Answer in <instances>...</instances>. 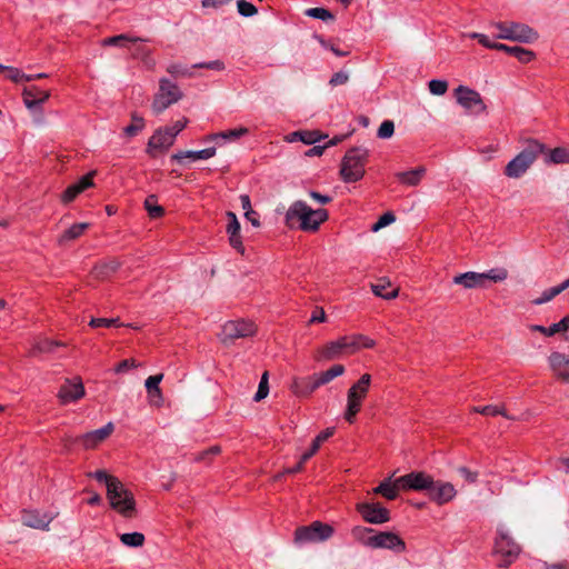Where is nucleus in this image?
I'll list each match as a JSON object with an SVG mask.
<instances>
[{
	"mask_svg": "<svg viewBox=\"0 0 569 569\" xmlns=\"http://www.w3.org/2000/svg\"><path fill=\"white\" fill-rule=\"evenodd\" d=\"M326 136H322L320 131L318 130H303V131H296L291 133V141L293 140H300L306 144H313L318 141H320Z\"/></svg>",
	"mask_w": 569,
	"mask_h": 569,
	"instance_id": "35",
	"label": "nucleus"
},
{
	"mask_svg": "<svg viewBox=\"0 0 569 569\" xmlns=\"http://www.w3.org/2000/svg\"><path fill=\"white\" fill-rule=\"evenodd\" d=\"M182 98V92L178 86L169 81L168 79H161L159 84V91L154 96L152 102V110L156 114L163 112L171 104L178 102Z\"/></svg>",
	"mask_w": 569,
	"mask_h": 569,
	"instance_id": "10",
	"label": "nucleus"
},
{
	"mask_svg": "<svg viewBox=\"0 0 569 569\" xmlns=\"http://www.w3.org/2000/svg\"><path fill=\"white\" fill-rule=\"evenodd\" d=\"M94 172H89L80 180L69 186L61 196V200L64 203L71 202L78 194L88 189L93 184L92 178Z\"/></svg>",
	"mask_w": 569,
	"mask_h": 569,
	"instance_id": "20",
	"label": "nucleus"
},
{
	"mask_svg": "<svg viewBox=\"0 0 569 569\" xmlns=\"http://www.w3.org/2000/svg\"><path fill=\"white\" fill-rule=\"evenodd\" d=\"M89 326L92 328H101V327H121L123 323L120 322L119 318H91Z\"/></svg>",
	"mask_w": 569,
	"mask_h": 569,
	"instance_id": "51",
	"label": "nucleus"
},
{
	"mask_svg": "<svg viewBox=\"0 0 569 569\" xmlns=\"http://www.w3.org/2000/svg\"><path fill=\"white\" fill-rule=\"evenodd\" d=\"M345 367L342 365H335L330 369L316 375L320 379V383L327 385L332 379L343 375Z\"/></svg>",
	"mask_w": 569,
	"mask_h": 569,
	"instance_id": "42",
	"label": "nucleus"
},
{
	"mask_svg": "<svg viewBox=\"0 0 569 569\" xmlns=\"http://www.w3.org/2000/svg\"><path fill=\"white\" fill-rule=\"evenodd\" d=\"M326 209H312L305 201H295L286 213V224L289 228H299L302 231H317L321 223L328 220Z\"/></svg>",
	"mask_w": 569,
	"mask_h": 569,
	"instance_id": "1",
	"label": "nucleus"
},
{
	"mask_svg": "<svg viewBox=\"0 0 569 569\" xmlns=\"http://www.w3.org/2000/svg\"><path fill=\"white\" fill-rule=\"evenodd\" d=\"M358 512L369 523H385L390 520V512L387 508L375 502H362L357 506Z\"/></svg>",
	"mask_w": 569,
	"mask_h": 569,
	"instance_id": "14",
	"label": "nucleus"
},
{
	"mask_svg": "<svg viewBox=\"0 0 569 569\" xmlns=\"http://www.w3.org/2000/svg\"><path fill=\"white\" fill-rule=\"evenodd\" d=\"M144 540V536L141 532H129L120 535V541L127 547H142Z\"/></svg>",
	"mask_w": 569,
	"mask_h": 569,
	"instance_id": "40",
	"label": "nucleus"
},
{
	"mask_svg": "<svg viewBox=\"0 0 569 569\" xmlns=\"http://www.w3.org/2000/svg\"><path fill=\"white\" fill-rule=\"evenodd\" d=\"M113 431L112 422L107 423L100 429L87 432L80 436V446L84 449H93L104 441Z\"/></svg>",
	"mask_w": 569,
	"mask_h": 569,
	"instance_id": "19",
	"label": "nucleus"
},
{
	"mask_svg": "<svg viewBox=\"0 0 569 569\" xmlns=\"http://www.w3.org/2000/svg\"><path fill=\"white\" fill-rule=\"evenodd\" d=\"M368 156L369 151L363 147H355L348 150L340 169L345 182H356L362 179Z\"/></svg>",
	"mask_w": 569,
	"mask_h": 569,
	"instance_id": "3",
	"label": "nucleus"
},
{
	"mask_svg": "<svg viewBox=\"0 0 569 569\" xmlns=\"http://www.w3.org/2000/svg\"><path fill=\"white\" fill-rule=\"evenodd\" d=\"M429 91L435 96H442L448 90V82L446 80L432 79L428 83Z\"/></svg>",
	"mask_w": 569,
	"mask_h": 569,
	"instance_id": "53",
	"label": "nucleus"
},
{
	"mask_svg": "<svg viewBox=\"0 0 569 569\" xmlns=\"http://www.w3.org/2000/svg\"><path fill=\"white\" fill-rule=\"evenodd\" d=\"M62 446L66 450H71L76 446H80V436L63 435L61 437Z\"/></svg>",
	"mask_w": 569,
	"mask_h": 569,
	"instance_id": "61",
	"label": "nucleus"
},
{
	"mask_svg": "<svg viewBox=\"0 0 569 569\" xmlns=\"http://www.w3.org/2000/svg\"><path fill=\"white\" fill-rule=\"evenodd\" d=\"M530 330L539 331L548 337L555 336L556 333L566 332L569 330V315L563 317L559 322L551 325L550 327L532 325L530 326Z\"/></svg>",
	"mask_w": 569,
	"mask_h": 569,
	"instance_id": "29",
	"label": "nucleus"
},
{
	"mask_svg": "<svg viewBox=\"0 0 569 569\" xmlns=\"http://www.w3.org/2000/svg\"><path fill=\"white\" fill-rule=\"evenodd\" d=\"M455 284L462 286L465 289L486 288L482 272L468 271L453 277Z\"/></svg>",
	"mask_w": 569,
	"mask_h": 569,
	"instance_id": "21",
	"label": "nucleus"
},
{
	"mask_svg": "<svg viewBox=\"0 0 569 569\" xmlns=\"http://www.w3.org/2000/svg\"><path fill=\"white\" fill-rule=\"evenodd\" d=\"M174 142L172 133L168 129H158L149 139L147 146V153L151 157L157 156V151H164Z\"/></svg>",
	"mask_w": 569,
	"mask_h": 569,
	"instance_id": "17",
	"label": "nucleus"
},
{
	"mask_svg": "<svg viewBox=\"0 0 569 569\" xmlns=\"http://www.w3.org/2000/svg\"><path fill=\"white\" fill-rule=\"evenodd\" d=\"M248 131L249 130L247 128H244V127L231 129V130H228V131H221V132L208 136L206 138V141H214V140H218V139H222V140H237L240 137L247 134Z\"/></svg>",
	"mask_w": 569,
	"mask_h": 569,
	"instance_id": "36",
	"label": "nucleus"
},
{
	"mask_svg": "<svg viewBox=\"0 0 569 569\" xmlns=\"http://www.w3.org/2000/svg\"><path fill=\"white\" fill-rule=\"evenodd\" d=\"M151 50L144 46H136L132 49L131 56L136 59H141L144 63L153 66V60L150 58Z\"/></svg>",
	"mask_w": 569,
	"mask_h": 569,
	"instance_id": "52",
	"label": "nucleus"
},
{
	"mask_svg": "<svg viewBox=\"0 0 569 569\" xmlns=\"http://www.w3.org/2000/svg\"><path fill=\"white\" fill-rule=\"evenodd\" d=\"M393 132H395V123L391 120H385L380 124V127L377 131V136L380 139H389L393 136Z\"/></svg>",
	"mask_w": 569,
	"mask_h": 569,
	"instance_id": "55",
	"label": "nucleus"
},
{
	"mask_svg": "<svg viewBox=\"0 0 569 569\" xmlns=\"http://www.w3.org/2000/svg\"><path fill=\"white\" fill-rule=\"evenodd\" d=\"M52 518L41 516L37 511H26L22 516V522L24 526L34 529H48Z\"/></svg>",
	"mask_w": 569,
	"mask_h": 569,
	"instance_id": "26",
	"label": "nucleus"
},
{
	"mask_svg": "<svg viewBox=\"0 0 569 569\" xmlns=\"http://www.w3.org/2000/svg\"><path fill=\"white\" fill-rule=\"evenodd\" d=\"M88 476L96 479L99 482H103L107 487V492H109V486H111V483L113 485V482L120 481L117 477L108 475L104 470L89 472Z\"/></svg>",
	"mask_w": 569,
	"mask_h": 569,
	"instance_id": "50",
	"label": "nucleus"
},
{
	"mask_svg": "<svg viewBox=\"0 0 569 569\" xmlns=\"http://www.w3.org/2000/svg\"><path fill=\"white\" fill-rule=\"evenodd\" d=\"M368 547L373 549H390L396 552H402L406 550L405 541L396 533L383 531L375 533L368 541Z\"/></svg>",
	"mask_w": 569,
	"mask_h": 569,
	"instance_id": "12",
	"label": "nucleus"
},
{
	"mask_svg": "<svg viewBox=\"0 0 569 569\" xmlns=\"http://www.w3.org/2000/svg\"><path fill=\"white\" fill-rule=\"evenodd\" d=\"M64 346V343L48 338L40 339L33 347L32 353L36 352H53L57 347Z\"/></svg>",
	"mask_w": 569,
	"mask_h": 569,
	"instance_id": "43",
	"label": "nucleus"
},
{
	"mask_svg": "<svg viewBox=\"0 0 569 569\" xmlns=\"http://www.w3.org/2000/svg\"><path fill=\"white\" fill-rule=\"evenodd\" d=\"M269 386H268V372H264L261 377V380L258 386V390L253 397L254 401H261L268 396Z\"/></svg>",
	"mask_w": 569,
	"mask_h": 569,
	"instance_id": "54",
	"label": "nucleus"
},
{
	"mask_svg": "<svg viewBox=\"0 0 569 569\" xmlns=\"http://www.w3.org/2000/svg\"><path fill=\"white\" fill-rule=\"evenodd\" d=\"M395 220H396V217L392 212H386L379 218V220L376 223L372 224L371 230L373 232H377L380 229L392 223Z\"/></svg>",
	"mask_w": 569,
	"mask_h": 569,
	"instance_id": "58",
	"label": "nucleus"
},
{
	"mask_svg": "<svg viewBox=\"0 0 569 569\" xmlns=\"http://www.w3.org/2000/svg\"><path fill=\"white\" fill-rule=\"evenodd\" d=\"M162 378V373L150 376L147 378L144 386L150 396H161L159 383L161 382Z\"/></svg>",
	"mask_w": 569,
	"mask_h": 569,
	"instance_id": "48",
	"label": "nucleus"
},
{
	"mask_svg": "<svg viewBox=\"0 0 569 569\" xmlns=\"http://www.w3.org/2000/svg\"><path fill=\"white\" fill-rule=\"evenodd\" d=\"M256 332V326L251 321L234 320L223 325L220 337L223 343L232 342L236 339L247 338Z\"/></svg>",
	"mask_w": 569,
	"mask_h": 569,
	"instance_id": "11",
	"label": "nucleus"
},
{
	"mask_svg": "<svg viewBox=\"0 0 569 569\" xmlns=\"http://www.w3.org/2000/svg\"><path fill=\"white\" fill-rule=\"evenodd\" d=\"M121 267V262L117 259H110L99 262L92 269V276L98 280H106L114 274Z\"/></svg>",
	"mask_w": 569,
	"mask_h": 569,
	"instance_id": "24",
	"label": "nucleus"
},
{
	"mask_svg": "<svg viewBox=\"0 0 569 569\" xmlns=\"http://www.w3.org/2000/svg\"><path fill=\"white\" fill-rule=\"evenodd\" d=\"M375 530L372 528L356 526L351 529V536L358 542L368 547V541L373 536Z\"/></svg>",
	"mask_w": 569,
	"mask_h": 569,
	"instance_id": "39",
	"label": "nucleus"
},
{
	"mask_svg": "<svg viewBox=\"0 0 569 569\" xmlns=\"http://www.w3.org/2000/svg\"><path fill=\"white\" fill-rule=\"evenodd\" d=\"M371 383V376L365 373L353 383L347 392V408L345 419L349 423H353L357 415L361 410L362 401L366 398Z\"/></svg>",
	"mask_w": 569,
	"mask_h": 569,
	"instance_id": "5",
	"label": "nucleus"
},
{
	"mask_svg": "<svg viewBox=\"0 0 569 569\" xmlns=\"http://www.w3.org/2000/svg\"><path fill=\"white\" fill-rule=\"evenodd\" d=\"M138 41H142V39L138 37H129L128 34H118L106 38L102 41V46L129 47V43H136Z\"/></svg>",
	"mask_w": 569,
	"mask_h": 569,
	"instance_id": "38",
	"label": "nucleus"
},
{
	"mask_svg": "<svg viewBox=\"0 0 569 569\" xmlns=\"http://www.w3.org/2000/svg\"><path fill=\"white\" fill-rule=\"evenodd\" d=\"M144 208L148 211V214L153 219L160 218L164 212L163 208L157 204V197L154 194H151L146 199Z\"/></svg>",
	"mask_w": 569,
	"mask_h": 569,
	"instance_id": "46",
	"label": "nucleus"
},
{
	"mask_svg": "<svg viewBox=\"0 0 569 569\" xmlns=\"http://www.w3.org/2000/svg\"><path fill=\"white\" fill-rule=\"evenodd\" d=\"M305 13L310 18L320 19L322 21L335 20L333 14L325 8H309L305 11Z\"/></svg>",
	"mask_w": 569,
	"mask_h": 569,
	"instance_id": "49",
	"label": "nucleus"
},
{
	"mask_svg": "<svg viewBox=\"0 0 569 569\" xmlns=\"http://www.w3.org/2000/svg\"><path fill=\"white\" fill-rule=\"evenodd\" d=\"M345 353L340 338L336 341H330L319 350L318 360H335Z\"/></svg>",
	"mask_w": 569,
	"mask_h": 569,
	"instance_id": "28",
	"label": "nucleus"
},
{
	"mask_svg": "<svg viewBox=\"0 0 569 569\" xmlns=\"http://www.w3.org/2000/svg\"><path fill=\"white\" fill-rule=\"evenodd\" d=\"M457 103L461 106L467 113L478 116L487 111L480 93L469 87L459 86L453 91Z\"/></svg>",
	"mask_w": 569,
	"mask_h": 569,
	"instance_id": "9",
	"label": "nucleus"
},
{
	"mask_svg": "<svg viewBox=\"0 0 569 569\" xmlns=\"http://www.w3.org/2000/svg\"><path fill=\"white\" fill-rule=\"evenodd\" d=\"M432 480V477L425 472H410L397 478V486L402 490L428 491Z\"/></svg>",
	"mask_w": 569,
	"mask_h": 569,
	"instance_id": "13",
	"label": "nucleus"
},
{
	"mask_svg": "<svg viewBox=\"0 0 569 569\" xmlns=\"http://www.w3.org/2000/svg\"><path fill=\"white\" fill-rule=\"evenodd\" d=\"M107 498L111 508L118 511L122 517H133L136 512V500L133 493L128 490L121 481L113 482V485L111 483V486H109Z\"/></svg>",
	"mask_w": 569,
	"mask_h": 569,
	"instance_id": "6",
	"label": "nucleus"
},
{
	"mask_svg": "<svg viewBox=\"0 0 569 569\" xmlns=\"http://www.w3.org/2000/svg\"><path fill=\"white\" fill-rule=\"evenodd\" d=\"M372 292L383 299H393L398 296V289L393 288L391 282L385 278L371 284Z\"/></svg>",
	"mask_w": 569,
	"mask_h": 569,
	"instance_id": "30",
	"label": "nucleus"
},
{
	"mask_svg": "<svg viewBox=\"0 0 569 569\" xmlns=\"http://www.w3.org/2000/svg\"><path fill=\"white\" fill-rule=\"evenodd\" d=\"M457 495V490L450 482L435 481L428 490L429 498L438 505H445L451 501Z\"/></svg>",
	"mask_w": 569,
	"mask_h": 569,
	"instance_id": "16",
	"label": "nucleus"
},
{
	"mask_svg": "<svg viewBox=\"0 0 569 569\" xmlns=\"http://www.w3.org/2000/svg\"><path fill=\"white\" fill-rule=\"evenodd\" d=\"M490 26L499 30L498 39L532 43L539 38L538 32L525 23L493 21Z\"/></svg>",
	"mask_w": 569,
	"mask_h": 569,
	"instance_id": "4",
	"label": "nucleus"
},
{
	"mask_svg": "<svg viewBox=\"0 0 569 569\" xmlns=\"http://www.w3.org/2000/svg\"><path fill=\"white\" fill-rule=\"evenodd\" d=\"M520 551V546L510 536L508 528L505 525H499L495 539V552L501 557L499 566L505 568L510 566L518 558Z\"/></svg>",
	"mask_w": 569,
	"mask_h": 569,
	"instance_id": "7",
	"label": "nucleus"
},
{
	"mask_svg": "<svg viewBox=\"0 0 569 569\" xmlns=\"http://www.w3.org/2000/svg\"><path fill=\"white\" fill-rule=\"evenodd\" d=\"M237 8H238V12L242 17H252L258 11L257 8L251 2H248L246 0H238Z\"/></svg>",
	"mask_w": 569,
	"mask_h": 569,
	"instance_id": "56",
	"label": "nucleus"
},
{
	"mask_svg": "<svg viewBox=\"0 0 569 569\" xmlns=\"http://www.w3.org/2000/svg\"><path fill=\"white\" fill-rule=\"evenodd\" d=\"M569 287V279L565 280L559 286L545 290L541 296L533 300L535 305H542L552 300L556 296L560 295L563 290Z\"/></svg>",
	"mask_w": 569,
	"mask_h": 569,
	"instance_id": "37",
	"label": "nucleus"
},
{
	"mask_svg": "<svg viewBox=\"0 0 569 569\" xmlns=\"http://www.w3.org/2000/svg\"><path fill=\"white\" fill-rule=\"evenodd\" d=\"M214 154H216V148L210 147V148L202 149L199 151H191V150L190 151H179V152L172 154L171 159L177 160V161H181L184 158H191L193 160H198V159L207 160V159L212 158Z\"/></svg>",
	"mask_w": 569,
	"mask_h": 569,
	"instance_id": "31",
	"label": "nucleus"
},
{
	"mask_svg": "<svg viewBox=\"0 0 569 569\" xmlns=\"http://www.w3.org/2000/svg\"><path fill=\"white\" fill-rule=\"evenodd\" d=\"M90 227L88 222H80L72 224L67 229L58 239L59 244H64L69 241L76 240L83 234V232Z\"/></svg>",
	"mask_w": 569,
	"mask_h": 569,
	"instance_id": "33",
	"label": "nucleus"
},
{
	"mask_svg": "<svg viewBox=\"0 0 569 569\" xmlns=\"http://www.w3.org/2000/svg\"><path fill=\"white\" fill-rule=\"evenodd\" d=\"M131 120L132 122L129 126H127L123 129V131L127 136L134 137L136 134H138V132H140L143 129L144 121L143 118L138 116L137 113H132Z\"/></svg>",
	"mask_w": 569,
	"mask_h": 569,
	"instance_id": "47",
	"label": "nucleus"
},
{
	"mask_svg": "<svg viewBox=\"0 0 569 569\" xmlns=\"http://www.w3.org/2000/svg\"><path fill=\"white\" fill-rule=\"evenodd\" d=\"M349 80V74L345 71H339V72H336L330 81H329V84L332 86V87H337V86H341V84H345L347 83Z\"/></svg>",
	"mask_w": 569,
	"mask_h": 569,
	"instance_id": "63",
	"label": "nucleus"
},
{
	"mask_svg": "<svg viewBox=\"0 0 569 569\" xmlns=\"http://www.w3.org/2000/svg\"><path fill=\"white\" fill-rule=\"evenodd\" d=\"M333 435V428L321 431L312 441L311 448L302 455V462H307L320 448L321 443Z\"/></svg>",
	"mask_w": 569,
	"mask_h": 569,
	"instance_id": "34",
	"label": "nucleus"
},
{
	"mask_svg": "<svg viewBox=\"0 0 569 569\" xmlns=\"http://www.w3.org/2000/svg\"><path fill=\"white\" fill-rule=\"evenodd\" d=\"M402 490L400 486H397V479L393 481L389 479L383 480L378 487L373 489L375 493L383 496L388 500H395L398 497V491Z\"/></svg>",
	"mask_w": 569,
	"mask_h": 569,
	"instance_id": "32",
	"label": "nucleus"
},
{
	"mask_svg": "<svg viewBox=\"0 0 569 569\" xmlns=\"http://www.w3.org/2000/svg\"><path fill=\"white\" fill-rule=\"evenodd\" d=\"M227 217L229 219L228 226H227V233L229 236H233L236 233H240V223L237 219L236 213L232 211L227 212Z\"/></svg>",
	"mask_w": 569,
	"mask_h": 569,
	"instance_id": "60",
	"label": "nucleus"
},
{
	"mask_svg": "<svg viewBox=\"0 0 569 569\" xmlns=\"http://www.w3.org/2000/svg\"><path fill=\"white\" fill-rule=\"evenodd\" d=\"M360 335L340 337L345 353H353L360 348Z\"/></svg>",
	"mask_w": 569,
	"mask_h": 569,
	"instance_id": "41",
	"label": "nucleus"
},
{
	"mask_svg": "<svg viewBox=\"0 0 569 569\" xmlns=\"http://www.w3.org/2000/svg\"><path fill=\"white\" fill-rule=\"evenodd\" d=\"M498 50L499 51H505V52L509 53L510 56H513L521 63H528L531 60H533L535 57H536L533 51L525 49V48L519 47V46H512L511 47V46H507V44L501 43V46L498 47Z\"/></svg>",
	"mask_w": 569,
	"mask_h": 569,
	"instance_id": "27",
	"label": "nucleus"
},
{
	"mask_svg": "<svg viewBox=\"0 0 569 569\" xmlns=\"http://www.w3.org/2000/svg\"><path fill=\"white\" fill-rule=\"evenodd\" d=\"M192 68H204V69L221 71L224 69V63L220 60H213V61H209V62L196 63V64H193Z\"/></svg>",
	"mask_w": 569,
	"mask_h": 569,
	"instance_id": "62",
	"label": "nucleus"
},
{
	"mask_svg": "<svg viewBox=\"0 0 569 569\" xmlns=\"http://www.w3.org/2000/svg\"><path fill=\"white\" fill-rule=\"evenodd\" d=\"M485 284L487 286L488 281L501 282L508 278V271L505 268H493L488 270L487 272H482Z\"/></svg>",
	"mask_w": 569,
	"mask_h": 569,
	"instance_id": "45",
	"label": "nucleus"
},
{
	"mask_svg": "<svg viewBox=\"0 0 569 569\" xmlns=\"http://www.w3.org/2000/svg\"><path fill=\"white\" fill-rule=\"evenodd\" d=\"M335 529L328 523L313 521L309 526L297 528L295 532V542L299 545L322 542L332 537Z\"/></svg>",
	"mask_w": 569,
	"mask_h": 569,
	"instance_id": "8",
	"label": "nucleus"
},
{
	"mask_svg": "<svg viewBox=\"0 0 569 569\" xmlns=\"http://www.w3.org/2000/svg\"><path fill=\"white\" fill-rule=\"evenodd\" d=\"M167 71L173 77H192V71L179 63H171L168 66Z\"/></svg>",
	"mask_w": 569,
	"mask_h": 569,
	"instance_id": "57",
	"label": "nucleus"
},
{
	"mask_svg": "<svg viewBox=\"0 0 569 569\" xmlns=\"http://www.w3.org/2000/svg\"><path fill=\"white\" fill-rule=\"evenodd\" d=\"M547 162L569 163V151L565 148H555L547 153Z\"/></svg>",
	"mask_w": 569,
	"mask_h": 569,
	"instance_id": "44",
	"label": "nucleus"
},
{
	"mask_svg": "<svg viewBox=\"0 0 569 569\" xmlns=\"http://www.w3.org/2000/svg\"><path fill=\"white\" fill-rule=\"evenodd\" d=\"M50 97L48 90H42L36 86H29L23 89V101L28 109L36 108Z\"/></svg>",
	"mask_w": 569,
	"mask_h": 569,
	"instance_id": "22",
	"label": "nucleus"
},
{
	"mask_svg": "<svg viewBox=\"0 0 569 569\" xmlns=\"http://www.w3.org/2000/svg\"><path fill=\"white\" fill-rule=\"evenodd\" d=\"M83 396L84 388L80 378H77L74 382L66 380L58 392V398L62 405L77 401Z\"/></svg>",
	"mask_w": 569,
	"mask_h": 569,
	"instance_id": "18",
	"label": "nucleus"
},
{
	"mask_svg": "<svg viewBox=\"0 0 569 569\" xmlns=\"http://www.w3.org/2000/svg\"><path fill=\"white\" fill-rule=\"evenodd\" d=\"M546 152V147L535 139H528L526 147L508 162L505 174L509 178L521 177L533 163L537 157Z\"/></svg>",
	"mask_w": 569,
	"mask_h": 569,
	"instance_id": "2",
	"label": "nucleus"
},
{
	"mask_svg": "<svg viewBox=\"0 0 569 569\" xmlns=\"http://www.w3.org/2000/svg\"><path fill=\"white\" fill-rule=\"evenodd\" d=\"M548 362L553 376L569 383V353L553 351L548 357Z\"/></svg>",
	"mask_w": 569,
	"mask_h": 569,
	"instance_id": "15",
	"label": "nucleus"
},
{
	"mask_svg": "<svg viewBox=\"0 0 569 569\" xmlns=\"http://www.w3.org/2000/svg\"><path fill=\"white\" fill-rule=\"evenodd\" d=\"M137 366L138 365L136 363V361L133 359H126L118 363L114 371L117 373H122V372L128 371L130 368H134Z\"/></svg>",
	"mask_w": 569,
	"mask_h": 569,
	"instance_id": "64",
	"label": "nucleus"
},
{
	"mask_svg": "<svg viewBox=\"0 0 569 569\" xmlns=\"http://www.w3.org/2000/svg\"><path fill=\"white\" fill-rule=\"evenodd\" d=\"M321 386L323 385L320 383V379L313 375L308 378L296 379L292 385V390L299 396H309Z\"/></svg>",
	"mask_w": 569,
	"mask_h": 569,
	"instance_id": "23",
	"label": "nucleus"
},
{
	"mask_svg": "<svg viewBox=\"0 0 569 569\" xmlns=\"http://www.w3.org/2000/svg\"><path fill=\"white\" fill-rule=\"evenodd\" d=\"M425 173H426V168L418 167V168L409 170V171L397 172L396 178L402 184H406L409 187H416L420 183Z\"/></svg>",
	"mask_w": 569,
	"mask_h": 569,
	"instance_id": "25",
	"label": "nucleus"
},
{
	"mask_svg": "<svg viewBox=\"0 0 569 569\" xmlns=\"http://www.w3.org/2000/svg\"><path fill=\"white\" fill-rule=\"evenodd\" d=\"M7 77L12 80L13 82H23V81H32V77H27L26 73H23L18 68H8V74Z\"/></svg>",
	"mask_w": 569,
	"mask_h": 569,
	"instance_id": "59",
	"label": "nucleus"
}]
</instances>
